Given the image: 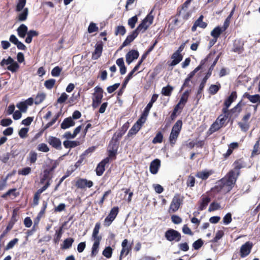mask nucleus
<instances>
[{
    "label": "nucleus",
    "mask_w": 260,
    "mask_h": 260,
    "mask_svg": "<svg viewBox=\"0 0 260 260\" xmlns=\"http://www.w3.org/2000/svg\"><path fill=\"white\" fill-rule=\"evenodd\" d=\"M224 235L223 231L221 230H219L216 232L215 236L214 239L212 240L213 242H217L219 240H220Z\"/></svg>",
    "instance_id": "nucleus-50"
},
{
    "label": "nucleus",
    "mask_w": 260,
    "mask_h": 260,
    "mask_svg": "<svg viewBox=\"0 0 260 260\" xmlns=\"http://www.w3.org/2000/svg\"><path fill=\"white\" fill-rule=\"evenodd\" d=\"M62 69L57 66L54 68L51 71V75L53 77H58L61 72Z\"/></svg>",
    "instance_id": "nucleus-53"
},
{
    "label": "nucleus",
    "mask_w": 260,
    "mask_h": 260,
    "mask_svg": "<svg viewBox=\"0 0 260 260\" xmlns=\"http://www.w3.org/2000/svg\"><path fill=\"white\" fill-rule=\"evenodd\" d=\"M220 86L216 85H211L209 88V92L211 94H215L219 89Z\"/></svg>",
    "instance_id": "nucleus-61"
},
{
    "label": "nucleus",
    "mask_w": 260,
    "mask_h": 260,
    "mask_svg": "<svg viewBox=\"0 0 260 260\" xmlns=\"http://www.w3.org/2000/svg\"><path fill=\"white\" fill-rule=\"evenodd\" d=\"M48 143L56 149H61V142L59 139L52 136L49 137Z\"/></svg>",
    "instance_id": "nucleus-12"
},
{
    "label": "nucleus",
    "mask_w": 260,
    "mask_h": 260,
    "mask_svg": "<svg viewBox=\"0 0 260 260\" xmlns=\"http://www.w3.org/2000/svg\"><path fill=\"white\" fill-rule=\"evenodd\" d=\"M31 169L30 167H26L23 168L21 170H19L18 171V173L19 175H22L24 176H26L30 173Z\"/></svg>",
    "instance_id": "nucleus-51"
},
{
    "label": "nucleus",
    "mask_w": 260,
    "mask_h": 260,
    "mask_svg": "<svg viewBox=\"0 0 260 260\" xmlns=\"http://www.w3.org/2000/svg\"><path fill=\"white\" fill-rule=\"evenodd\" d=\"M100 243H99L98 240L97 242H94L93 244L92 247V251L91 255L92 256H95L97 254L98 252V248L99 247Z\"/></svg>",
    "instance_id": "nucleus-48"
},
{
    "label": "nucleus",
    "mask_w": 260,
    "mask_h": 260,
    "mask_svg": "<svg viewBox=\"0 0 260 260\" xmlns=\"http://www.w3.org/2000/svg\"><path fill=\"white\" fill-rule=\"evenodd\" d=\"M16 106L22 112H25L27 109V107L23 102L17 104Z\"/></svg>",
    "instance_id": "nucleus-60"
},
{
    "label": "nucleus",
    "mask_w": 260,
    "mask_h": 260,
    "mask_svg": "<svg viewBox=\"0 0 260 260\" xmlns=\"http://www.w3.org/2000/svg\"><path fill=\"white\" fill-rule=\"evenodd\" d=\"M94 52L92 53V58L98 59L101 55L103 50L102 43H98L95 45Z\"/></svg>",
    "instance_id": "nucleus-18"
},
{
    "label": "nucleus",
    "mask_w": 260,
    "mask_h": 260,
    "mask_svg": "<svg viewBox=\"0 0 260 260\" xmlns=\"http://www.w3.org/2000/svg\"><path fill=\"white\" fill-rule=\"evenodd\" d=\"M191 14V12L188 10H181L178 8V16L179 18L174 20V24L177 25L178 22L181 19L184 21L186 20L190 17Z\"/></svg>",
    "instance_id": "nucleus-9"
},
{
    "label": "nucleus",
    "mask_w": 260,
    "mask_h": 260,
    "mask_svg": "<svg viewBox=\"0 0 260 260\" xmlns=\"http://www.w3.org/2000/svg\"><path fill=\"white\" fill-rule=\"evenodd\" d=\"M182 55L177 52H174L171 56V58L173 59L172 62L170 63L171 66H175L179 63L182 59Z\"/></svg>",
    "instance_id": "nucleus-17"
},
{
    "label": "nucleus",
    "mask_w": 260,
    "mask_h": 260,
    "mask_svg": "<svg viewBox=\"0 0 260 260\" xmlns=\"http://www.w3.org/2000/svg\"><path fill=\"white\" fill-rule=\"evenodd\" d=\"M19 68V66L18 63L14 61L13 59V61L10 63V66H8L7 67V69L11 72L14 73L16 72L18 70Z\"/></svg>",
    "instance_id": "nucleus-33"
},
{
    "label": "nucleus",
    "mask_w": 260,
    "mask_h": 260,
    "mask_svg": "<svg viewBox=\"0 0 260 260\" xmlns=\"http://www.w3.org/2000/svg\"><path fill=\"white\" fill-rule=\"evenodd\" d=\"M162 139H163L162 134H161V132H158L157 133L156 135L153 139L152 143L153 144L160 143L162 141Z\"/></svg>",
    "instance_id": "nucleus-42"
},
{
    "label": "nucleus",
    "mask_w": 260,
    "mask_h": 260,
    "mask_svg": "<svg viewBox=\"0 0 260 260\" xmlns=\"http://www.w3.org/2000/svg\"><path fill=\"white\" fill-rule=\"evenodd\" d=\"M109 158H106L102 160L96 167V173L98 176H101L104 171H105V166L106 164L109 162Z\"/></svg>",
    "instance_id": "nucleus-15"
},
{
    "label": "nucleus",
    "mask_w": 260,
    "mask_h": 260,
    "mask_svg": "<svg viewBox=\"0 0 260 260\" xmlns=\"http://www.w3.org/2000/svg\"><path fill=\"white\" fill-rule=\"evenodd\" d=\"M238 176V172L230 171L224 178L216 182V185L212 188L213 191L222 194L228 193L233 188Z\"/></svg>",
    "instance_id": "nucleus-1"
},
{
    "label": "nucleus",
    "mask_w": 260,
    "mask_h": 260,
    "mask_svg": "<svg viewBox=\"0 0 260 260\" xmlns=\"http://www.w3.org/2000/svg\"><path fill=\"white\" fill-rule=\"evenodd\" d=\"M93 184L92 181L82 178L79 179L76 182V186L81 189L85 187L90 188L93 186Z\"/></svg>",
    "instance_id": "nucleus-11"
},
{
    "label": "nucleus",
    "mask_w": 260,
    "mask_h": 260,
    "mask_svg": "<svg viewBox=\"0 0 260 260\" xmlns=\"http://www.w3.org/2000/svg\"><path fill=\"white\" fill-rule=\"evenodd\" d=\"M174 88L172 86L170 85H167L166 87H164L161 91V93L162 94L170 96L171 95V93L173 90Z\"/></svg>",
    "instance_id": "nucleus-27"
},
{
    "label": "nucleus",
    "mask_w": 260,
    "mask_h": 260,
    "mask_svg": "<svg viewBox=\"0 0 260 260\" xmlns=\"http://www.w3.org/2000/svg\"><path fill=\"white\" fill-rule=\"evenodd\" d=\"M103 90L102 88L96 86L94 88V93L93 94L92 106L93 108H97L101 103L103 98Z\"/></svg>",
    "instance_id": "nucleus-4"
},
{
    "label": "nucleus",
    "mask_w": 260,
    "mask_h": 260,
    "mask_svg": "<svg viewBox=\"0 0 260 260\" xmlns=\"http://www.w3.org/2000/svg\"><path fill=\"white\" fill-rule=\"evenodd\" d=\"M228 117L229 114L227 115H220L216 120L223 126Z\"/></svg>",
    "instance_id": "nucleus-49"
},
{
    "label": "nucleus",
    "mask_w": 260,
    "mask_h": 260,
    "mask_svg": "<svg viewBox=\"0 0 260 260\" xmlns=\"http://www.w3.org/2000/svg\"><path fill=\"white\" fill-rule=\"evenodd\" d=\"M120 83H115L113 85L109 86L107 87V91L109 93H111L115 91L119 86Z\"/></svg>",
    "instance_id": "nucleus-64"
},
{
    "label": "nucleus",
    "mask_w": 260,
    "mask_h": 260,
    "mask_svg": "<svg viewBox=\"0 0 260 260\" xmlns=\"http://www.w3.org/2000/svg\"><path fill=\"white\" fill-rule=\"evenodd\" d=\"M28 14V8H24L23 11L18 15V20L19 21H24L26 20Z\"/></svg>",
    "instance_id": "nucleus-26"
},
{
    "label": "nucleus",
    "mask_w": 260,
    "mask_h": 260,
    "mask_svg": "<svg viewBox=\"0 0 260 260\" xmlns=\"http://www.w3.org/2000/svg\"><path fill=\"white\" fill-rule=\"evenodd\" d=\"M211 199L209 197L203 196L202 198L200 205L199 207V209L201 211L204 210L207 206L209 203L210 202Z\"/></svg>",
    "instance_id": "nucleus-23"
},
{
    "label": "nucleus",
    "mask_w": 260,
    "mask_h": 260,
    "mask_svg": "<svg viewBox=\"0 0 260 260\" xmlns=\"http://www.w3.org/2000/svg\"><path fill=\"white\" fill-rule=\"evenodd\" d=\"M18 239L17 238H14V239L10 241L7 246L5 248V250H9V249H11L13 248L14 246L18 243Z\"/></svg>",
    "instance_id": "nucleus-39"
},
{
    "label": "nucleus",
    "mask_w": 260,
    "mask_h": 260,
    "mask_svg": "<svg viewBox=\"0 0 260 260\" xmlns=\"http://www.w3.org/2000/svg\"><path fill=\"white\" fill-rule=\"evenodd\" d=\"M188 97V93L187 91H185L182 94V95L179 101V103H180L182 105V107H184V106L187 102Z\"/></svg>",
    "instance_id": "nucleus-46"
},
{
    "label": "nucleus",
    "mask_w": 260,
    "mask_h": 260,
    "mask_svg": "<svg viewBox=\"0 0 260 260\" xmlns=\"http://www.w3.org/2000/svg\"><path fill=\"white\" fill-rule=\"evenodd\" d=\"M52 166L50 169H46L44 171V177H47V175L49 174L51 172L54 171V170L57 167V166L59 165L58 160H52Z\"/></svg>",
    "instance_id": "nucleus-28"
},
{
    "label": "nucleus",
    "mask_w": 260,
    "mask_h": 260,
    "mask_svg": "<svg viewBox=\"0 0 260 260\" xmlns=\"http://www.w3.org/2000/svg\"><path fill=\"white\" fill-rule=\"evenodd\" d=\"M178 248L182 251H187L189 249V246L186 242L181 243L178 244Z\"/></svg>",
    "instance_id": "nucleus-63"
},
{
    "label": "nucleus",
    "mask_w": 260,
    "mask_h": 260,
    "mask_svg": "<svg viewBox=\"0 0 260 260\" xmlns=\"http://www.w3.org/2000/svg\"><path fill=\"white\" fill-rule=\"evenodd\" d=\"M182 122L181 120H177L173 125L169 137V141L172 145H174L177 139L182 128Z\"/></svg>",
    "instance_id": "nucleus-2"
},
{
    "label": "nucleus",
    "mask_w": 260,
    "mask_h": 260,
    "mask_svg": "<svg viewBox=\"0 0 260 260\" xmlns=\"http://www.w3.org/2000/svg\"><path fill=\"white\" fill-rule=\"evenodd\" d=\"M237 98V93L235 91H233L231 95L225 100L224 103V106L230 107L231 104Z\"/></svg>",
    "instance_id": "nucleus-24"
},
{
    "label": "nucleus",
    "mask_w": 260,
    "mask_h": 260,
    "mask_svg": "<svg viewBox=\"0 0 260 260\" xmlns=\"http://www.w3.org/2000/svg\"><path fill=\"white\" fill-rule=\"evenodd\" d=\"M37 149L41 152H47L49 151V148L45 143H41L37 146Z\"/></svg>",
    "instance_id": "nucleus-41"
},
{
    "label": "nucleus",
    "mask_w": 260,
    "mask_h": 260,
    "mask_svg": "<svg viewBox=\"0 0 260 260\" xmlns=\"http://www.w3.org/2000/svg\"><path fill=\"white\" fill-rule=\"evenodd\" d=\"M203 16H201L195 22L198 26L204 28L207 26V23L203 21Z\"/></svg>",
    "instance_id": "nucleus-45"
},
{
    "label": "nucleus",
    "mask_w": 260,
    "mask_h": 260,
    "mask_svg": "<svg viewBox=\"0 0 260 260\" xmlns=\"http://www.w3.org/2000/svg\"><path fill=\"white\" fill-rule=\"evenodd\" d=\"M243 168V165L240 162V161H236L234 162V170H232V171H234L235 172H238V175H239V169Z\"/></svg>",
    "instance_id": "nucleus-62"
},
{
    "label": "nucleus",
    "mask_w": 260,
    "mask_h": 260,
    "mask_svg": "<svg viewBox=\"0 0 260 260\" xmlns=\"http://www.w3.org/2000/svg\"><path fill=\"white\" fill-rule=\"evenodd\" d=\"M64 146L67 148H73L79 145V142L76 141H64L63 143Z\"/></svg>",
    "instance_id": "nucleus-31"
},
{
    "label": "nucleus",
    "mask_w": 260,
    "mask_h": 260,
    "mask_svg": "<svg viewBox=\"0 0 260 260\" xmlns=\"http://www.w3.org/2000/svg\"><path fill=\"white\" fill-rule=\"evenodd\" d=\"M203 245V241L200 239L196 241L192 244V246L196 250H198L200 249L202 245Z\"/></svg>",
    "instance_id": "nucleus-59"
},
{
    "label": "nucleus",
    "mask_w": 260,
    "mask_h": 260,
    "mask_svg": "<svg viewBox=\"0 0 260 260\" xmlns=\"http://www.w3.org/2000/svg\"><path fill=\"white\" fill-rule=\"evenodd\" d=\"M226 29L223 26L222 27H216L211 32V35L215 39L214 42L217 41V38L220 34Z\"/></svg>",
    "instance_id": "nucleus-16"
},
{
    "label": "nucleus",
    "mask_w": 260,
    "mask_h": 260,
    "mask_svg": "<svg viewBox=\"0 0 260 260\" xmlns=\"http://www.w3.org/2000/svg\"><path fill=\"white\" fill-rule=\"evenodd\" d=\"M238 125L241 129L243 132H246L249 127V124L247 122H239Z\"/></svg>",
    "instance_id": "nucleus-54"
},
{
    "label": "nucleus",
    "mask_w": 260,
    "mask_h": 260,
    "mask_svg": "<svg viewBox=\"0 0 260 260\" xmlns=\"http://www.w3.org/2000/svg\"><path fill=\"white\" fill-rule=\"evenodd\" d=\"M74 241V239L72 238H69L65 239L63 243L62 248L69 249L72 246Z\"/></svg>",
    "instance_id": "nucleus-34"
},
{
    "label": "nucleus",
    "mask_w": 260,
    "mask_h": 260,
    "mask_svg": "<svg viewBox=\"0 0 260 260\" xmlns=\"http://www.w3.org/2000/svg\"><path fill=\"white\" fill-rule=\"evenodd\" d=\"M244 96L252 103H255L256 102L260 103V95L259 94L250 95L247 93H245Z\"/></svg>",
    "instance_id": "nucleus-25"
},
{
    "label": "nucleus",
    "mask_w": 260,
    "mask_h": 260,
    "mask_svg": "<svg viewBox=\"0 0 260 260\" xmlns=\"http://www.w3.org/2000/svg\"><path fill=\"white\" fill-rule=\"evenodd\" d=\"M81 126H79L77 127L74 131L73 134L69 132H67L64 133L63 135V137L67 139H73L74 138L77 134L79 133L81 131Z\"/></svg>",
    "instance_id": "nucleus-22"
},
{
    "label": "nucleus",
    "mask_w": 260,
    "mask_h": 260,
    "mask_svg": "<svg viewBox=\"0 0 260 260\" xmlns=\"http://www.w3.org/2000/svg\"><path fill=\"white\" fill-rule=\"evenodd\" d=\"M16 188H13L9 190L7 192L3 194L2 196V198H6L8 196H10L12 195L14 197H17L18 194L16 192Z\"/></svg>",
    "instance_id": "nucleus-40"
},
{
    "label": "nucleus",
    "mask_w": 260,
    "mask_h": 260,
    "mask_svg": "<svg viewBox=\"0 0 260 260\" xmlns=\"http://www.w3.org/2000/svg\"><path fill=\"white\" fill-rule=\"evenodd\" d=\"M139 53L136 50H131L126 54V61L129 64L134 59L138 58Z\"/></svg>",
    "instance_id": "nucleus-14"
},
{
    "label": "nucleus",
    "mask_w": 260,
    "mask_h": 260,
    "mask_svg": "<svg viewBox=\"0 0 260 260\" xmlns=\"http://www.w3.org/2000/svg\"><path fill=\"white\" fill-rule=\"evenodd\" d=\"M46 95L43 93H38L35 99V104L39 105L41 104L45 99Z\"/></svg>",
    "instance_id": "nucleus-35"
},
{
    "label": "nucleus",
    "mask_w": 260,
    "mask_h": 260,
    "mask_svg": "<svg viewBox=\"0 0 260 260\" xmlns=\"http://www.w3.org/2000/svg\"><path fill=\"white\" fill-rule=\"evenodd\" d=\"M234 8L232 10V11L231 12L230 15L228 16V17L226 18L224 22V24H223V26L225 28H227L230 24V20H231V17H232L233 14H234Z\"/></svg>",
    "instance_id": "nucleus-58"
},
{
    "label": "nucleus",
    "mask_w": 260,
    "mask_h": 260,
    "mask_svg": "<svg viewBox=\"0 0 260 260\" xmlns=\"http://www.w3.org/2000/svg\"><path fill=\"white\" fill-rule=\"evenodd\" d=\"M232 220V215L228 213L223 218V222L224 224L227 225L231 222Z\"/></svg>",
    "instance_id": "nucleus-57"
},
{
    "label": "nucleus",
    "mask_w": 260,
    "mask_h": 260,
    "mask_svg": "<svg viewBox=\"0 0 260 260\" xmlns=\"http://www.w3.org/2000/svg\"><path fill=\"white\" fill-rule=\"evenodd\" d=\"M165 237L169 241L179 242L181 240V236L178 231L173 229H169L166 232Z\"/></svg>",
    "instance_id": "nucleus-6"
},
{
    "label": "nucleus",
    "mask_w": 260,
    "mask_h": 260,
    "mask_svg": "<svg viewBox=\"0 0 260 260\" xmlns=\"http://www.w3.org/2000/svg\"><path fill=\"white\" fill-rule=\"evenodd\" d=\"M26 4V0H18L16 5V11H21L24 7Z\"/></svg>",
    "instance_id": "nucleus-43"
},
{
    "label": "nucleus",
    "mask_w": 260,
    "mask_h": 260,
    "mask_svg": "<svg viewBox=\"0 0 260 260\" xmlns=\"http://www.w3.org/2000/svg\"><path fill=\"white\" fill-rule=\"evenodd\" d=\"M160 166V161L158 159L153 160L150 165V171L153 174L157 173L158 170Z\"/></svg>",
    "instance_id": "nucleus-13"
},
{
    "label": "nucleus",
    "mask_w": 260,
    "mask_h": 260,
    "mask_svg": "<svg viewBox=\"0 0 260 260\" xmlns=\"http://www.w3.org/2000/svg\"><path fill=\"white\" fill-rule=\"evenodd\" d=\"M27 27L24 24H21L17 29L18 35L19 37L24 38L27 34Z\"/></svg>",
    "instance_id": "nucleus-21"
},
{
    "label": "nucleus",
    "mask_w": 260,
    "mask_h": 260,
    "mask_svg": "<svg viewBox=\"0 0 260 260\" xmlns=\"http://www.w3.org/2000/svg\"><path fill=\"white\" fill-rule=\"evenodd\" d=\"M112 254V249L110 246L106 247V248L103 251V255L108 258H109L111 257Z\"/></svg>",
    "instance_id": "nucleus-44"
},
{
    "label": "nucleus",
    "mask_w": 260,
    "mask_h": 260,
    "mask_svg": "<svg viewBox=\"0 0 260 260\" xmlns=\"http://www.w3.org/2000/svg\"><path fill=\"white\" fill-rule=\"evenodd\" d=\"M56 80L54 79H50L45 81L44 83V86L48 89H51L54 86Z\"/></svg>",
    "instance_id": "nucleus-38"
},
{
    "label": "nucleus",
    "mask_w": 260,
    "mask_h": 260,
    "mask_svg": "<svg viewBox=\"0 0 260 260\" xmlns=\"http://www.w3.org/2000/svg\"><path fill=\"white\" fill-rule=\"evenodd\" d=\"M75 125V122L72 117L65 118L61 124V128L67 129Z\"/></svg>",
    "instance_id": "nucleus-19"
},
{
    "label": "nucleus",
    "mask_w": 260,
    "mask_h": 260,
    "mask_svg": "<svg viewBox=\"0 0 260 260\" xmlns=\"http://www.w3.org/2000/svg\"><path fill=\"white\" fill-rule=\"evenodd\" d=\"M222 127V126L218 122L217 120H216V121L211 126L209 130L211 133H214L218 131Z\"/></svg>",
    "instance_id": "nucleus-37"
},
{
    "label": "nucleus",
    "mask_w": 260,
    "mask_h": 260,
    "mask_svg": "<svg viewBox=\"0 0 260 260\" xmlns=\"http://www.w3.org/2000/svg\"><path fill=\"white\" fill-rule=\"evenodd\" d=\"M126 32L125 27L123 26H118L116 28L115 35H118V34L121 35H124Z\"/></svg>",
    "instance_id": "nucleus-56"
},
{
    "label": "nucleus",
    "mask_w": 260,
    "mask_h": 260,
    "mask_svg": "<svg viewBox=\"0 0 260 260\" xmlns=\"http://www.w3.org/2000/svg\"><path fill=\"white\" fill-rule=\"evenodd\" d=\"M13 61V59L11 57H9L7 59H3L1 62V65L3 67H5V66H10V63H11Z\"/></svg>",
    "instance_id": "nucleus-52"
},
{
    "label": "nucleus",
    "mask_w": 260,
    "mask_h": 260,
    "mask_svg": "<svg viewBox=\"0 0 260 260\" xmlns=\"http://www.w3.org/2000/svg\"><path fill=\"white\" fill-rule=\"evenodd\" d=\"M221 208L220 205L219 204L216 202H212L208 209V211L209 212H212Z\"/></svg>",
    "instance_id": "nucleus-47"
},
{
    "label": "nucleus",
    "mask_w": 260,
    "mask_h": 260,
    "mask_svg": "<svg viewBox=\"0 0 260 260\" xmlns=\"http://www.w3.org/2000/svg\"><path fill=\"white\" fill-rule=\"evenodd\" d=\"M152 107V106L151 105V104H148L146 106V107H145V108L144 110V112L140 118H141L143 120L146 121V118H147V116L148 115L149 111Z\"/></svg>",
    "instance_id": "nucleus-32"
},
{
    "label": "nucleus",
    "mask_w": 260,
    "mask_h": 260,
    "mask_svg": "<svg viewBox=\"0 0 260 260\" xmlns=\"http://www.w3.org/2000/svg\"><path fill=\"white\" fill-rule=\"evenodd\" d=\"M38 154L37 152L31 151L29 152L28 156V160L30 163L34 164L37 159Z\"/></svg>",
    "instance_id": "nucleus-36"
},
{
    "label": "nucleus",
    "mask_w": 260,
    "mask_h": 260,
    "mask_svg": "<svg viewBox=\"0 0 260 260\" xmlns=\"http://www.w3.org/2000/svg\"><path fill=\"white\" fill-rule=\"evenodd\" d=\"M253 244L250 241L246 242L240 248V254L241 257L247 256L251 252Z\"/></svg>",
    "instance_id": "nucleus-8"
},
{
    "label": "nucleus",
    "mask_w": 260,
    "mask_h": 260,
    "mask_svg": "<svg viewBox=\"0 0 260 260\" xmlns=\"http://www.w3.org/2000/svg\"><path fill=\"white\" fill-rule=\"evenodd\" d=\"M145 122V121L143 120L141 118H139L129 131L128 133V136H131L136 134L140 129L142 124Z\"/></svg>",
    "instance_id": "nucleus-10"
},
{
    "label": "nucleus",
    "mask_w": 260,
    "mask_h": 260,
    "mask_svg": "<svg viewBox=\"0 0 260 260\" xmlns=\"http://www.w3.org/2000/svg\"><path fill=\"white\" fill-rule=\"evenodd\" d=\"M210 175L211 173L210 172L203 171L198 172L196 174V176L198 178L202 179V180H206Z\"/></svg>",
    "instance_id": "nucleus-30"
},
{
    "label": "nucleus",
    "mask_w": 260,
    "mask_h": 260,
    "mask_svg": "<svg viewBox=\"0 0 260 260\" xmlns=\"http://www.w3.org/2000/svg\"><path fill=\"white\" fill-rule=\"evenodd\" d=\"M183 197L179 194H176L173 198L171 203L169 212V213H174L176 212L182 203Z\"/></svg>",
    "instance_id": "nucleus-3"
},
{
    "label": "nucleus",
    "mask_w": 260,
    "mask_h": 260,
    "mask_svg": "<svg viewBox=\"0 0 260 260\" xmlns=\"http://www.w3.org/2000/svg\"><path fill=\"white\" fill-rule=\"evenodd\" d=\"M152 12V11L150 12L136 29L138 33L144 32L149 26L152 23L153 16L151 15Z\"/></svg>",
    "instance_id": "nucleus-5"
},
{
    "label": "nucleus",
    "mask_w": 260,
    "mask_h": 260,
    "mask_svg": "<svg viewBox=\"0 0 260 260\" xmlns=\"http://www.w3.org/2000/svg\"><path fill=\"white\" fill-rule=\"evenodd\" d=\"M138 21V18L137 16H135L131 18H129L128 20V24L129 26L133 28L135 26V24Z\"/></svg>",
    "instance_id": "nucleus-55"
},
{
    "label": "nucleus",
    "mask_w": 260,
    "mask_h": 260,
    "mask_svg": "<svg viewBox=\"0 0 260 260\" xmlns=\"http://www.w3.org/2000/svg\"><path fill=\"white\" fill-rule=\"evenodd\" d=\"M139 33L136 30L133 31L132 34L128 35L122 44V46H126L130 44L138 35Z\"/></svg>",
    "instance_id": "nucleus-20"
},
{
    "label": "nucleus",
    "mask_w": 260,
    "mask_h": 260,
    "mask_svg": "<svg viewBox=\"0 0 260 260\" xmlns=\"http://www.w3.org/2000/svg\"><path fill=\"white\" fill-rule=\"evenodd\" d=\"M118 212V207H113L110 211V213H109L108 216L105 219L104 225L106 226H109L111 224L112 222L116 218Z\"/></svg>",
    "instance_id": "nucleus-7"
},
{
    "label": "nucleus",
    "mask_w": 260,
    "mask_h": 260,
    "mask_svg": "<svg viewBox=\"0 0 260 260\" xmlns=\"http://www.w3.org/2000/svg\"><path fill=\"white\" fill-rule=\"evenodd\" d=\"M211 68L209 69V70L208 71V72L207 73V74H206V75L205 76V77L203 78L201 83L200 84V86H199V91H202L205 86V84L207 82V81L208 80V79L209 78V77L211 76Z\"/></svg>",
    "instance_id": "nucleus-29"
}]
</instances>
